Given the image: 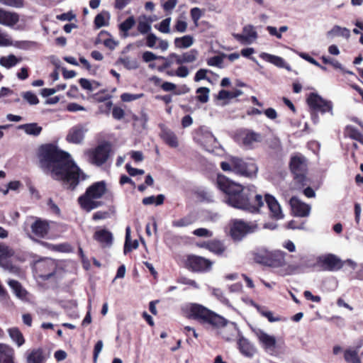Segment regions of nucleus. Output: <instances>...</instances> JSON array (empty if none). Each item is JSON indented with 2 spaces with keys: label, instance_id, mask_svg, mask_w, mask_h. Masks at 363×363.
I'll use <instances>...</instances> for the list:
<instances>
[{
  "label": "nucleus",
  "instance_id": "nucleus-1",
  "mask_svg": "<svg viewBox=\"0 0 363 363\" xmlns=\"http://www.w3.org/2000/svg\"><path fill=\"white\" fill-rule=\"evenodd\" d=\"M38 167L46 174L62 183V186L73 191L80 181L87 177L76 164L69 153L52 143L40 145L37 152Z\"/></svg>",
  "mask_w": 363,
  "mask_h": 363
},
{
  "label": "nucleus",
  "instance_id": "nucleus-2",
  "mask_svg": "<svg viewBox=\"0 0 363 363\" xmlns=\"http://www.w3.org/2000/svg\"><path fill=\"white\" fill-rule=\"evenodd\" d=\"M217 184L226 195L225 202L235 208L255 213L264 206L262 196L256 194L254 186H242L223 175H218Z\"/></svg>",
  "mask_w": 363,
  "mask_h": 363
},
{
  "label": "nucleus",
  "instance_id": "nucleus-3",
  "mask_svg": "<svg viewBox=\"0 0 363 363\" xmlns=\"http://www.w3.org/2000/svg\"><path fill=\"white\" fill-rule=\"evenodd\" d=\"M184 313L190 318L197 319L203 323H210L215 326H226L221 331L223 337L230 340L233 337L239 333L237 325L235 323L228 324L227 320L211 311L206 307L197 303H187L182 307Z\"/></svg>",
  "mask_w": 363,
  "mask_h": 363
},
{
  "label": "nucleus",
  "instance_id": "nucleus-4",
  "mask_svg": "<svg viewBox=\"0 0 363 363\" xmlns=\"http://www.w3.org/2000/svg\"><path fill=\"white\" fill-rule=\"evenodd\" d=\"M220 168L224 172H233L247 178L255 177L258 171V167L253 161L246 162L233 156H230L221 162Z\"/></svg>",
  "mask_w": 363,
  "mask_h": 363
},
{
  "label": "nucleus",
  "instance_id": "nucleus-5",
  "mask_svg": "<svg viewBox=\"0 0 363 363\" xmlns=\"http://www.w3.org/2000/svg\"><path fill=\"white\" fill-rule=\"evenodd\" d=\"M257 229L256 221L245 222L241 219H234L230 223V235L233 240L240 241L247 234L254 233Z\"/></svg>",
  "mask_w": 363,
  "mask_h": 363
},
{
  "label": "nucleus",
  "instance_id": "nucleus-6",
  "mask_svg": "<svg viewBox=\"0 0 363 363\" xmlns=\"http://www.w3.org/2000/svg\"><path fill=\"white\" fill-rule=\"evenodd\" d=\"M344 265V262L333 254H325L318 256L312 267H316L323 271L335 272L340 270Z\"/></svg>",
  "mask_w": 363,
  "mask_h": 363
},
{
  "label": "nucleus",
  "instance_id": "nucleus-7",
  "mask_svg": "<svg viewBox=\"0 0 363 363\" xmlns=\"http://www.w3.org/2000/svg\"><path fill=\"white\" fill-rule=\"evenodd\" d=\"M290 167L294 174V179L296 182L302 186L306 185V174L308 169L306 158L301 155H294L291 157Z\"/></svg>",
  "mask_w": 363,
  "mask_h": 363
},
{
  "label": "nucleus",
  "instance_id": "nucleus-8",
  "mask_svg": "<svg viewBox=\"0 0 363 363\" xmlns=\"http://www.w3.org/2000/svg\"><path fill=\"white\" fill-rule=\"evenodd\" d=\"M255 335H256L260 345L264 350L266 352L270 355H277L276 347H277V340L274 336L269 335L264 330L259 328H255L253 330Z\"/></svg>",
  "mask_w": 363,
  "mask_h": 363
},
{
  "label": "nucleus",
  "instance_id": "nucleus-9",
  "mask_svg": "<svg viewBox=\"0 0 363 363\" xmlns=\"http://www.w3.org/2000/svg\"><path fill=\"white\" fill-rule=\"evenodd\" d=\"M57 266L51 259L38 260L35 264V270L39 277L48 280L56 273Z\"/></svg>",
  "mask_w": 363,
  "mask_h": 363
},
{
  "label": "nucleus",
  "instance_id": "nucleus-10",
  "mask_svg": "<svg viewBox=\"0 0 363 363\" xmlns=\"http://www.w3.org/2000/svg\"><path fill=\"white\" fill-rule=\"evenodd\" d=\"M111 145L108 142H102L92 150V163L101 166L106 163L111 155Z\"/></svg>",
  "mask_w": 363,
  "mask_h": 363
},
{
  "label": "nucleus",
  "instance_id": "nucleus-11",
  "mask_svg": "<svg viewBox=\"0 0 363 363\" xmlns=\"http://www.w3.org/2000/svg\"><path fill=\"white\" fill-rule=\"evenodd\" d=\"M308 106L314 111H320L322 113H333V104L331 101L324 100L317 94L312 93L307 99Z\"/></svg>",
  "mask_w": 363,
  "mask_h": 363
},
{
  "label": "nucleus",
  "instance_id": "nucleus-12",
  "mask_svg": "<svg viewBox=\"0 0 363 363\" xmlns=\"http://www.w3.org/2000/svg\"><path fill=\"white\" fill-rule=\"evenodd\" d=\"M186 264L194 272H205L211 269L213 263L203 257L190 255L187 258Z\"/></svg>",
  "mask_w": 363,
  "mask_h": 363
},
{
  "label": "nucleus",
  "instance_id": "nucleus-13",
  "mask_svg": "<svg viewBox=\"0 0 363 363\" xmlns=\"http://www.w3.org/2000/svg\"><path fill=\"white\" fill-rule=\"evenodd\" d=\"M264 203H266L269 211V216L274 220H281L284 217L281 207L277 199L269 194H266L263 198Z\"/></svg>",
  "mask_w": 363,
  "mask_h": 363
},
{
  "label": "nucleus",
  "instance_id": "nucleus-14",
  "mask_svg": "<svg viewBox=\"0 0 363 363\" xmlns=\"http://www.w3.org/2000/svg\"><path fill=\"white\" fill-rule=\"evenodd\" d=\"M233 36L241 44L250 45L257 40L258 35L253 26L247 25L243 27L242 33H233Z\"/></svg>",
  "mask_w": 363,
  "mask_h": 363
},
{
  "label": "nucleus",
  "instance_id": "nucleus-15",
  "mask_svg": "<svg viewBox=\"0 0 363 363\" xmlns=\"http://www.w3.org/2000/svg\"><path fill=\"white\" fill-rule=\"evenodd\" d=\"M262 136L259 133L252 130H245L238 136V141L243 147L247 149L254 147L255 144L261 142Z\"/></svg>",
  "mask_w": 363,
  "mask_h": 363
},
{
  "label": "nucleus",
  "instance_id": "nucleus-16",
  "mask_svg": "<svg viewBox=\"0 0 363 363\" xmlns=\"http://www.w3.org/2000/svg\"><path fill=\"white\" fill-rule=\"evenodd\" d=\"M94 238L102 247H111L113 245V235L107 229L97 228L94 232Z\"/></svg>",
  "mask_w": 363,
  "mask_h": 363
},
{
  "label": "nucleus",
  "instance_id": "nucleus-17",
  "mask_svg": "<svg viewBox=\"0 0 363 363\" xmlns=\"http://www.w3.org/2000/svg\"><path fill=\"white\" fill-rule=\"evenodd\" d=\"M200 133L201 134L196 138V140L206 150L210 152L216 147L218 141L212 133L203 130H201Z\"/></svg>",
  "mask_w": 363,
  "mask_h": 363
},
{
  "label": "nucleus",
  "instance_id": "nucleus-18",
  "mask_svg": "<svg viewBox=\"0 0 363 363\" xmlns=\"http://www.w3.org/2000/svg\"><path fill=\"white\" fill-rule=\"evenodd\" d=\"M30 229L32 233L38 238H45L50 230V223L46 220L36 218L31 224Z\"/></svg>",
  "mask_w": 363,
  "mask_h": 363
},
{
  "label": "nucleus",
  "instance_id": "nucleus-19",
  "mask_svg": "<svg viewBox=\"0 0 363 363\" xmlns=\"http://www.w3.org/2000/svg\"><path fill=\"white\" fill-rule=\"evenodd\" d=\"M289 203L294 214L298 217L308 216L311 212V206L302 201L297 197L293 196Z\"/></svg>",
  "mask_w": 363,
  "mask_h": 363
},
{
  "label": "nucleus",
  "instance_id": "nucleus-20",
  "mask_svg": "<svg viewBox=\"0 0 363 363\" xmlns=\"http://www.w3.org/2000/svg\"><path fill=\"white\" fill-rule=\"evenodd\" d=\"M26 356L27 363H45L50 357L49 353H46L43 347L34 348L28 350Z\"/></svg>",
  "mask_w": 363,
  "mask_h": 363
},
{
  "label": "nucleus",
  "instance_id": "nucleus-21",
  "mask_svg": "<svg viewBox=\"0 0 363 363\" xmlns=\"http://www.w3.org/2000/svg\"><path fill=\"white\" fill-rule=\"evenodd\" d=\"M87 131L88 129L84 128L83 125L78 124L69 130L66 140L71 143H80L84 139L85 133Z\"/></svg>",
  "mask_w": 363,
  "mask_h": 363
},
{
  "label": "nucleus",
  "instance_id": "nucleus-22",
  "mask_svg": "<svg viewBox=\"0 0 363 363\" xmlns=\"http://www.w3.org/2000/svg\"><path fill=\"white\" fill-rule=\"evenodd\" d=\"M198 55V51L195 49H192L181 55L174 52L172 53V56L174 57L175 63L179 65L195 62L197 60Z\"/></svg>",
  "mask_w": 363,
  "mask_h": 363
},
{
  "label": "nucleus",
  "instance_id": "nucleus-23",
  "mask_svg": "<svg viewBox=\"0 0 363 363\" xmlns=\"http://www.w3.org/2000/svg\"><path fill=\"white\" fill-rule=\"evenodd\" d=\"M19 21L17 13L6 11L0 9V24L6 26H13Z\"/></svg>",
  "mask_w": 363,
  "mask_h": 363
},
{
  "label": "nucleus",
  "instance_id": "nucleus-24",
  "mask_svg": "<svg viewBox=\"0 0 363 363\" xmlns=\"http://www.w3.org/2000/svg\"><path fill=\"white\" fill-rule=\"evenodd\" d=\"M259 57L263 60L269 62L279 68H285L287 70H290V66L285 62V60L279 56L269 54L267 52H261Z\"/></svg>",
  "mask_w": 363,
  "mask_h": 363
},
{
  "label": "nucleus",
  "instance_id": "nucleus-25",
  "mask_svg": "<svg viewBox=\"0 0 363 363\" xmlns=\"http://www.w3.org/2000/svg\"><path fill=\"white\" fill-rule=\"evenodd\" d=\"M14 350L9 345L0 343V363H15Z\"/></svg>",
  "mask_w": 363,
  "mask_h": 363
},
{
  "label": "nucleus",
  "instance_id": "nucleus-26",
  "mask_svg": "<svg viewBox=\"0 0 363 363\" xmlns=\"http://www.w3.org/2000/svg\"><path fill=\"white\" fill-rule=\"evenodd\" d=\"M104 195L112 196V194L107 188L106 183L104 181L92 184V199H100Z\"/></svg>",
  "mask_w": 363,
  "mask_h": 363
},
{
  "label": "nucleus",
  "instance_id": "nucleus-27",
  "mask_svg": "<svg viewBox=\"0 0 363 363\" xmlns=\"http://www.w3.org/2000/svg\"><path fill=\"white\" fill-rule=\"evenodd\" d=\"M238 344L240 352L245 357H252L256 353L255 347L247 339L241 337L239 338Z\"/></svg>",
  "mask_w": 363,
  "mask_h": 363
},
{
  "label": "nucleus",
  "instance_id": "nucleus-28",
  "mask_svg": "<svg viewBox=\"0 0 363 363\" xmlns=\"http://www.w3.org/2000/svg\"><path fill=\"white\" fill-rule=\"evenodd\" d=\"M160 137L171 147L176 148L179 146L178 138L172 130L168 128H162Z\"/></svg>",
  "mask_w": 363,
  "mask_h": 363
},
{
  "label": "nucleus",
  "instance_id": "nucleus-29",
  "mask_svg": "<svg viewBox=\"0 0 363 363\" xmlns=\"http://www.w3.org/2000/svg\"><path fill=\"white\" fill-rule=\"evenodd\" d=\"M78 203L83 210L91 211V186L86 188L84 194L78 198Z\"/></svg>",
  "mask_w": 363,
  "mask_h": 363
},
{
  "label": "nucleus",
  "instance_id": "nucleus-30",
  "mask_svg": "<svg viewBox=\"0 0 363 363\" xmlns=\"http://www.w3.org/2000/svg\"><path fill=\"white\" fill-rule=\"evenodd\" d=\"M194 38L190 35L176 38L174 40L175 47L179 49L189 48L194 44Z\"/></svg>",
  "mask_w": 363,
  "mask_h": 363
},
{
  "label": "nucleus",
  "instance_id": "nucleus-31",
  "mask_svg": "<svg viewBox=\"0 0 363 363\" xmlns=\"http://www.w3.org/2000/svg\"><path fill=\"white\" fill-rule=\"evenodd\" d=\"M19 128L23 130L26 134L33 136L39 135L43 130V128L36 123L23 124Z\"/></svg>",
  "mask_w": 363,
  "mask_h": 363
},
{
  "label": "nucleus",
  "instance_id": "nucleus-32",
  "mask_svg": "<svg viewBox=\"0 0 363 363\" xmlns=\"http://www.w3.org/2000/svg\"><path fill=\"white\" fill-rule=\"evenodd\" d=\"M327 35L330 38L342 36L346 39H348L350 37V31L347 28L335 26L327 33Z\"/></svg>",
  "mask_w": 363,
  "mask_h": 363
},
{
  "label": "nucleus",
  "instance_id": "nucleus-33",
  "mask_svg": "<svg viewBox=\"0 0 363 363\" xmlns=\"http://www.w3.org/2000/svg\"><path fill=\"white\" fill-rule=\"evenodd\" d=\"M8 333L11 340L15 342L18 347L22 346L25 343V338L17 327L8 329Z\"/></svg>",
  "mask_w": 363,
  "mask_h": 363
},
{
  "label": "nucleus",
  "instance_id": "nucleus-34",
  "mask_svg": "<svg viewBox=\"0 0 363 363\" xmlns=\"http://www.w3.org/2000/svg\"><path fill=\"white\" fill-rule=\"evenodd\" d=\"M108 48L114 49L117 43L109 38V34L104 30L99 33V38L96 39L95 43L99 44L102 43Z\"/></svg>",
  "mask_w": 363,
  "mask_h": 363
},
{
  "label": "nucleus",
  "instance_id": "nucleus-35",
  "mask_svg": "<svg viewBox=\"0 0 363 363\" xmlns=\"http://www.w3.org/2000/svg\"><path fill=\"white\" fill-rule=\"evenodd\" d=\"M110 13L108 11H101L94 19V25L97 29L107 26L109 24Z\"/></svg>",
  "mask_w": 363,
  "mask_h": 363
},
{
  "label": "nucleus",
  "instance_id": "nucleus-36",
  "mask_svg": "<svg viewBox=\"0 0 363 363\" xmlns=\"http://www.w3.org/2000/svg\"><path fill=\"white\" fill-rule=\"evenodd\" d=\"M8 284L13 290L16 296L20 298H25L27 291L22 287L21 283L16 280L11 279L9 281Z\"/></svg>",
  "mask_w": 363,
  "mask_h": 363
},
{
  "label": "nucleus",
  "instance_id": "nucleus-37",
  "mask_svg": "<svg viewBox=\"0 0 363 363\" xmlns=\"http://www.w3.org/2000/svg\"><path fill=\"white\" fill-rule=\"evenodd\" d=\"M206 248L218 255H222L225 250L223 244L218 240H213L207 242L206 244Z\"/></svg>",
  "mask_w": 363,
  "mask_h": 363
},
{
  "label": "nucleus",
  "instance_id": "nucleus-38",
  "mask_svg": "<svg viewBox=\"0 0 363 363\" xmlns=\"http://www.w3.org/2000/svg\"><path fill=\"white\" fill-rule=\"evenodd\" d=\"M38 242L47 247L49 250H51L52 251H57V252H69L70 250V245L67 243H62L59 245H53L51 243H48L45 241H38Z\"/></svg>",
  "mask_w": 363,
  "mask_h": 363
},
{
  "label": "nucleus",
  "instance_id": "nucleus-39",
  "mask_svg": "<svg viewBox=\"0 0 363 363\" xmlns=\"http://www.w3.org/2000/svg\"><path fill=\"white\" fill-rule=\"evenodd\" d=\"M0 265L10 272L14 274L19 272V267L13 264L12 262L9 258V255L0 257Z\"/></svg>",
  "mask_w": 363,
  "mask_h": 363
},
{
  "label": "nucleus",
  "instance_id": "nucleus-40",
  "mask_svg": "<svg viewBox=\"0 0 363 363\" xmlns=\"http://www.w3.org/2000/svg\"><path fill=\"white\" fill-rule=\"evenodd\" d=\"M20 61L21 59L17 58L14 55H9L0 58V65L9 69L16 65Z\"/></svg>",
  "mask_w": 363,
  "mask_h": 363
},
{
  "label": "nucleus",
  "instance_id": "nucleus-41",
  "mask_svg": "<svg viewBox=\"0 0 363 363\" xmlns=\"http://www.w3.org/2000/svg\"><path fill=\"white\" fill-rule=\"evenodd\" d=\"M118 63L121 64L128 69H135L138 67V62L135 58L128 56L120 57Z\"/></svg>",
  "mask_w": 363,
  "mask_h": 363
},
{
  "label": "nucleus",
  "instance_id": "nucleus-42",
  "mask_svg": "<svg viewBox=\"0 0 363 363\" xmlns=\"http://www.w3.org/2000/svg\"><path fill=\"white\" fill-rule=\"evenodd\" d=\"M344 358L346 362L350 363H362L358 357V349H347L345 351Z\"/></svg>",
  "mask_w": 363,
  "mask_h": 363
},
{
  "label": "nucleus",
  "instance_id": "nucleus-43",
  "mask_svg": "<svg viewBox=\"0 0 363 363\" xmlns=\"http://www.w3.org/2000/svg\"><path fill=\"white\" fill-rule=\"evenodd\" d=\"M138 30L141 34H148L151 30V23L147 21L145 17L140 18L138 23Z\"/></svg>",
  "mask_w": 363,
  "mask_h": 363
},
{
  "label": "nucleus",
  "instance_id": "nucleus-44",
  "mask_svg": "<svg viewBox=\"0 0 363 363\" xmlns=\"http://www.w3.org/2000/svg\"><path fill=\"white\" fill-rule=\"evenodd\" d=\"M171 21L172 18L170 17H167L162 20L160 23L155 25V28L162 33H170Z\"/></svg>",
  "mask_w": 363,
  "mask_h": 363
},
{
  "label": "nucleus",
  "instance_id": "nucleus-45",
  "mask_svg": "<svg viewBox=\"0 0 363 363\" xmlns=\"http://www.w3.org/2000/svg\"><path fill=\"white\" fill-rule=\"evenodd\" d=\"M210 89L207 87H199L196 90L197 99L201 103H206L209 99Z\"/></svg>",
  "mask_w": 363,
  "mask_h": 363
},
{
  "label": "nucleus",
  "instance_id": "nucleus-46",
  "mask_svg": "<svg viewBox=\"0 0 363 363\" xmlns=\"http://www.w3.org/2000/svg\"><path fill=\"white\" fill-rule=\"evenodd\" d=\"M271 256L274 257V262L272 264L274 266H282L285 263V253L282 251H275L272 252Z\"/></svg>",
  "mask_w": 363,
  "mask_h": 363
},
{
  "label": "nucleus",
  "instance_id": "nucleus-47",
  "mask_svg": "<svg viewBox=\"0 0 363 363\" xmlns=\"http://www.w3.org/2000/svg\"><path fill=\"white\" fill-rule=\"evenodd\" d=\"M252 305L256 307L259 313L264 317L267 318L269 322L273 323L280 320V318L278 317L274 318L272 312L264 310L262 307L259 306L256 303H252Z\"/></svg>",
  "mask_w": 363,
  "mask_h": 363
},
{
  "label": "nucleus",
  "instance_id": "nucleus-48",
  "mask_svg": "<svg viewBox=\"0 0 363 363\" xmlns=\"http://www.w3.org/2000/svg\"><path fill=\"white\" fill-rule=\"evenodd\" d=\"M241 94L242 91L240 90H237L235 92H230L226 90H221L218 93V99L220 100L233 99L240 96Z\"/></svg>",
  "mask_w": 363,
  "mask_h": 363
},
{
  "label": "nucleus",
  "instance_id": "nucleus-49",
  "mask_svg": "<svg viewBox=\"0 0 363 363\" xmlns=\"http://www.w3.org/2000/svg\"><path fill=\"white\" fill-rule=\"evenodd\" d=\"M160 60H164V63L158 67V70L160 72H163L166 69L170 67L174 61V57L172 56V53H170L167 57L160 56Z\"/></svg>",
  "mask_w": 363,
  "mask_h": 363
},
{
  "label": "nucleus",
  "instance_id": "nucleus-50",
  "mask_svg": "<svg viewBox=\"0 0 363 363\" xmlns=\"http://www.w3.org/2000/svg\"><path fill=\"white\" fill-rule=\"evenodd\" d=\"M187 29V23L182 16L179 17L174 26V30L178 33H184Z\"/></svg>",
  "mask_w": 363,
  "mask_h": 363
},
{
  "label": "nucleus",
  "instance_id": "nucleus-51",
  "mask_svg": "<svg viewBox=\"0 0 363 363\" xmlns=\"http://www.w3.org/2000/svg\"><path fill=\"white\" fill-rule=\"evenodd\" d=\"M135 23V21L133 16L128 17L126 20H125L123 23H121L119 26V28L121 31L124 33H127L129 30H130Z\"/></svg>",
  "mask_w": 363,
  "mask_h": 363
},
{
  "label": "nucleus",
  "instance_id": "nucleus-52",
  "mask_svg": "<svg viewBox=\"0 0 363 363\" xmlns=\"http://www.w3.org/2000/svg\"><path fill=\"white\" fill-rule=\"evenodd\" d=\"M111 96L107 91H102L101 93L92 95V100L98 102L99 104L105 103L107 101H111Z\"/></svg>",
  "mask_w": 363,
  "mask_h": 363
},
{
  "label": "nucleus",
  "instance_id": "nucleus-53",
  "mask_svg": "<svg viewBox=\"0 0 363 363\" xmlns=\"http://www.w3.org/2000/svg\"><path fill=\"white\" fill-rule=\"evenodd\" d=\"M22 96L30 105H36L39 103L38 96L32 91L23 92Z\"/></svg>",
  "mask_w": 363,
  "mask_h": 363
},
{
  "label": "nucleus",
  "instance_id": "nucleus-54",
  "mask_svg": "<svg viewBox=\"0 0 363 363\" xmlns=\"http://www.w3.org/2000/svg\"><path fill=\"white\" fill-rule=\"evenodd\" d=\"M134 121L138 123L143 129L147 128V124L149 121L148 114L145 111H141L139 116L134 117Z\"/></svg>",
  "mask_w": 363,
  "mask_h": 363
},
{
  "label": "nucleus",
  "instance_id": "nucleus-55",
  "mask_svg": "<svg viewBox=\"0 0 363 363\" xmlns=\"http://www.w3.org/2000/svg\"><path fill=\"white\" fill-rule=\"evenodd\" d=\"M193 223V220L191 217H184L179 220H174L172 225L177 228L186 227Z\"/></svg>",
  "mask_w": 363,
  "mask_h": 363
},
{
  "label": "nucleus",
  "instance_id": "nucleus-56",
  "mask_svg": "<svg viewBox=\"0 0 363 363\" xmlns=\"http://www.w3.org/2000/svg\"><path fill=\"white\" fill-rule=\"evenodd\" d=\"M144 96L143 94H130L124 93L121 94V99L124 102H130L142 98Z\"/></svg>",
  "mask_w": 363,
  "mask_h": 363
},
{
  "label": "nucleus",
  "instance_id": "nucleus-57",
  "mask_svg": "<svg viewBox=\"0 0 363 363\" xmlns=\"http://www.w3.org/2000/svg\"><path fill=\"white\" fill-rule=\"evenodd\" d=\"M223 57L220 56H214L207 60V65L211 67H223Z\"/></svg>",
  "mask_w": 363,
  "mask_h": 363
},
{
  "label": "nucleus",
  "instance_id": "nucleus-58",
  "mask_svg": "<svg viewBox=\"0 0 363 363\" xmlns=\"http://www.w3.org/2000/svg\"><path fill=\"white\" fill-rule=\"evenodd\" d=\"M0 3L13 8H21L24 5L23 0H0Z\"/></svg>",
  "mask_w": 363,
  "mask_h": 363
},
{
  "label": "nucleus",
  "instance_id": "nucleus-59",
  "mask_svg": "<svg viewBox=\"0 0 363 363\" xmlns=\"http://www.w3.org/2000/svg\"><path fill=\"white\" fill-rule=\"evenodd\" d=\"M321 60H323V62L325 64H330L333 67H335L336 69H339L341 71H344V67H342L341 63H340L338 61H337L335 60H333V59H331V58H330L328 57H326V56H322L321 57Z\"/></svg>",
  "mask_w": 363,
  "mask_h": 363
},
{
  "label": "nucleus",
  "instance_id": "nucleus-60",
  "mask_svg": "<svg viewBox=\"0 0 363 363\" xmlns=\"http://www.w3.org/2000/svg\"><path fill=\"white\" fill-rule=\"evenodd\" d=\"M130 228L128 226L125 229V240L123 250L125 255L132 250V248L130 247Z\"/></svg>",
  "mask_w": 363,
  "mask_h": 363
},
{
  "label": "nucleus",
  "instance_id": "nucleus-61",
  "mask_svg": "<svg viewBox=\"0 0 363 363\" xmlns=\"http://www.w3.org/2000/svg\"><path fill=\"white\" fill-rule=\"evenodd\" d=\"M190 14H191L192 21H194V23L196 25H197L198 21L201 18L203 13H202V11L199 8L194 7L191 9Z\"/></svg>",
  "mask_w": 363,
  "mask_h": 363
},
{
  "label": "nucleus",
  "instance_id": "nucleus-62",
  "mask_svg": "<svg viewBox=\"0 0 363 363\" xmlns=\"http://www.w3.org/2000/svg\"><path fill=\"white\" fill-rule=\"evenodd\" d=\"M159 41L157 38L154 33H150L146 37V45L148 48H156V43Z\"/></svg>",
  "mask_w": 363,
  "mask_h": 363
},
{
  "label": "nucleus",
  "instance_id": "nucleus-63",
  "mask_svg": "<svg viewBox=\"0 0 363 363\" xmlns=\"http://www.w3.org/2000/svg\"><path fill=\"white\" fill-rule=\"evenodd\" d=\"M193 234L198 237L211 238L213 236V233L206 228H197L193 231Z\"/></svg>",
  "mask_w": 363,
  "mask_h": 363
},
{
  "label": "nucleus",
  "instance_id": "nucleus-64",
  "mask_svg": "<svg viewBox=\"0 0 363 363\" xmlns=\"http://www.w3.org/2000/svg\"><path fill=\"white\" fill-rule=\"evenodd\" d=\"M176 70H177L176 77H181V78L187 77L190 73L189 68L184 65H179Z\"/></svg>",
  "mask_w": 363,
  "mask_h": 363
}]
</instances>
